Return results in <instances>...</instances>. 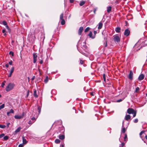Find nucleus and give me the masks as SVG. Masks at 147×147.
<instances>
[{
    "label": "nucleus",
    "instance_id": "obj_1",
    "mask_svg": "<svg viewBox=\"0 0 147 147\" xmlns=\"http://www.w3.org/2000/svg\"><path fill=\"white\" fill-rule=\"evenodd\" d=\"M15 86V84L13 83H10L8 84L5 88V90L7 92H9L12 90Z\"/></svg>",
    "mask_w": 147,
    "mask_h": 147
},
{
    "label": "nucleus",
    "instance_id": "obj_2",
    "mask_svg": "<svg viewBox=\"0 0 147 147\" xmlns=\"http://www.w3.org/2000/svg\"><path fill=\"white\" fill-rule=\"evenodd\" d=\"M25 115V113L23 112L22 113L21 115H16L14 116V117L16 119H20L23 118Z\"/></svg>",
    "mask_w": 147,
    "mask_h": 147
},
{
    "label": "nucleus",
    "instance_id": "obj_3",
    "mask_svg": "<svg viewBox=\"0 0 147 147\" xmlns=\"http://www.w3.org/2000/svg\"><path fill=\"white\" fill-rule=\"evenodd\" d=\"M113 37V40L115 42H120V38L118 36L116 35H114Z\"/></svg>",
    "mask_w": 147,
    "mask_h": 147
},
{
    "label": "nucleus",
    "instance_id": "obj_4",
    "mask_svg": "<svg viewBox=\"0 0 147 147\" xmlns=\"http://www.w3.org/2000/svg\"><path fill=\"white\" fill-rule=\"evenodd\" d=\"M37 55L36 53H34L33 54V63H36L37 60Z\"/></svg>",
    "mask_w": 147,
    "mask_h": 147
},
{
    "label": "nucleus",
    "instance_id": "obj_5",
    "mask_svg": "<svg viewBox=\"0 0 147 147\" xmlns=\"http://www.w3.org/2000/svg\"><path fill=\"white\" fill-rule=\"evenodd\" d=\"M133 73L132 71H130L129 74L128 75V78L129 79L131 80L133 79Z\"/></svg>",
    "mask_w": 147,
    "mask_h": 147
},
{
    "label": "nucleus",
    "instance_id": "obj_6",
    "mask_svg": "<svg viewBox=\"0 0 147 147\" xmlns=\"http://www.w3.org/2000/svg\"><path fill=\"white\" fill-rule=\"evenodd\" d=\"M130 33V31L128 29H127L125 30L124 32V35L125 36H128Z\"/></svg>",
    "mask_w": 147,
    "mask_h": 147
},
{
    "label": "nucleus",
    "instance_id": "obj_7",
    "mask_svg": "<svg viewBox=\"0 0 147 147\" xmlns=\"http://www.w3.org/2000/svg\"><path fill=\"white\" fill-rule=\"evenodd\" d=\"M135 111L133 109L131 108H129L127 111V112L129 114H132L134 113Z\"/></svg>",
    "mask_w": 147,
    "mask_h": 147
},
{
    "label": "nucleus",
    "instance_id": "obj_8",
    "mask_svg": "<svg viewBox=\"0 0 147 147\" xmlns=\"http://www.w3.org/2000/svg\"><path fill=\"white\" fill-rule=\"evenodd\" d=\"M14 68L13 67H12V68L11 69V70L10 71V73L8 76V77H11L12 74L13 73V72L14 71Z\"/></svg>",
    "mask_w": 147,
    "mask_h": 147
},
{
    "label": "nucleus",
    "instance_id": "obj_9",
    "mask_svg": "<svg viewBox=\"0 0 147 147\" xmlns=\"http://www.w3.org/2000/svg\"><path fill=\"white\" fill-rule=\"evenodd\" d=\"M84 28L83 27H80L78 30V34L79 35H81L82 33L83 30Z\"/></svg>",
    "mask_w": 147,
    "mask_h": 147
},
{
    "label": "nucleus",
    "instance_id": "obj_10",
    "mask_svg": "<svg viewBox=\"0 0 147 147\" xmlns=\"http://www.w3.org/2000/svg\"><path fill=\"white\" fill-rule=\"evenodd\" d=\"M21 129V128L20 127H18L16 129L15 131L13 132V134L14 135L16 134L17 133H18L20 131Z\"/></svg>",
    "mask_w": 147,
    "mask_h": 147
},
{
    "label": "nucleus",
    "instance_id": "obj_11",
    "mask_svg": "<svg viewBox=\"0 0 147 147\" xmlns=\"http://www.w3.org/2000/svg\"><path fill=\"white\" fill-rule=\"evenodd\" d=\"M144 78V76L142 74H141L139 76L138 79L139 80H143Z\"/></svg>",
    "mask_w": 147,
    "mask_h": 147
},
{
    "label": "nucleus",
    "instance_id": "obj_12",
    "mask_svg": "<svg viewBox=\"0 0 147 147\" xmlns=\"http://www.w3.org/2000/svg\"><path fill=\"white\" fill-rule=\"evenodd\" d=\"M131 119V116L129 115H125V119L127 121H128L129 120Z\"/></svg>",
    "mask_w": 147,
    "mask_h": 147
},
{
    "label": "nucleus",
    "instance_id": "obj_13",
    "mask_svg": "<svg viewBox=\"0 0 147 147\" xmlns=\"http://www.w3.org/2000/svg\"><path fill=\"white\" fill-rule=\"evenodd\" d=\"M14 113V111L12 109H11L9 112H8L7 113V114L8 116H10V113Z\"/></svg>",
    "mask_w": 147,
    "mask_h": 147
},
{
    "label": "nucleus",
    "instance_id": "obj_14",
    "mask_svg": "<svg viewBox=\"0 0 147 147\" xmlns=\"http://www.w3.org/2000/svg\"><path fill=\"white\" fill-rule=\"evenodd\" d=\"M121 28L119 27H117L115 29V31L117 33H119L121 31Z\"/></svg>",
    "mask_w": 147,
    "mask_h": 147
},
{
    "label": "nucleus",
    "instance_id": "obj_15",
    "mask_svg": "<svg viewBox=\"0 0 147 147\" xmlns=\"http://www.w3.org/2000/svg\"><path fill=\"white\" fill-rule=\"evenodd\" d=\"M102 25L103 24L102 22H100L98 24V29H101L102 27Z\"/></svg>",
    "mask_w": 147,
    "mask_h": 147
},
{
    "label": "nucleus",
    "instance_id": "obj_16",
    "mask_svg": "<svg viewBox=\"0 0 147 147\" xmlns=\"http://www.w3.org/2000/svg\"><path fill=\"white\" fill-rule=\"evenodd\" d=\"M92 33L91 31H90L89 32V34H88V36H89L90 38L93 39L94 38V36H92Z\"/></svg>",
    "mask_w": 147,
    "mask_h": 147
},
{
    "label": "nucleus",
    "instance_id": "obj_17",
    "mask_svg": "<svg viewBox=\"0 0 147 147\" xmlns=\"http://www.w3.org/2000/svg\"><path fill=\"white\" fill-rule=\"evenodd\" d=\"M112 7L111 6H109L107 7V12L110 13Z\"/></svg>",
    "mask_w": 147,
    "mask_h": 147
},
{
    "label": "nucleus",
    "instance_id": "obj_18",
    "mask_svg": "<svg viewBox=\"0 0 147 147\" xmlns=\"http://www.w3.org/2000/svg\"><path fill=\"white\" fill-rule=\"evenodd\" d=\"M65 136L64 135H59V138L61 140H63L64 139Z\"/></svg>",
    "mask_w": 147,
    "mask_h": 147
},
{
    "label": "nucleus",
    "instance_id": "obj_19",
    "mask_svg": "<svg viewBox=\"0 0 147 147\" xmlns=\"http://www.w3.org/2000/svg\"><path fill=\"white\" fill-rule=\"evenodd\" d=\"M85 3V1H80V6H82Z\"/></svg>",
    "mask_w": 147,
    "mask_h": 147
},
{
    "label": "nucleus",
    "instance_id": "obj_20",
    "mask_svg": "<svg viewBox=\"0 0 147 147\" xmlns=\"http://www.w3.org/2000/svg\"><path fill=\"white\" fill-rule=\"evenodd\" d=\"M22 140H23V144H26L27 141H26V139L24 138V137H23L22 138Z\"/></svg>",
    "mask_w": 147,
    "mask_h": 147
},
{
    "label": "nucleus",
    "instance_id": "obj_21",
    "mask_svg": "<svg viewBox=\"0 0 147 147\" xmlns=\"http://www.w3.org/2000/svg\"><path fill=\"white\" fill-rule=\"evenodd\" d=\"M34 96L36 98L38 96L37 94L36 91V90H35L34 91Z\"/></svg>",
    "mask_w": 147,
    "mask_h": 147
},
{
    "label": "nucleus",
    "instance_id": "obj_22",
    "mask_svg": "<svg viewBox=\"0 0 147 147\" xmlns=\"http://www.w3.org/2000/svg\"><path fill=\"white\" fill-rule=\"evenodd\" d=\"M55 142L56 144H58L60 142V140L59 139H57L55 140Z\"/></svg>",
    "mask_w": 147,
    "mask_h": 147
},
{
    "label": "nucleus",
    "instance_id": "obj_23",
    "mask_svg": "<svg viewBox=\"0 0 147 147\" xmlns=\"http://www.w3.org/2000/svg\"><path fill=\"white\" fill-rule=\"evenodd\" d=\"M49 80V78L48 76L44 80V82L45 83H47Z\"/></svg>",
    "mask_w": 147,
    "mask_h": 147
},
{
    "label": "nucleus",
    "instance_id": "obj_24",
    "mask_svg": "<svg viewBox=\"0 0 147 147\" xmlns=\"http://www.w3.org/2000/svg\"><path fill=\"white\" fill-rule=\"evenodd\" d=\"M61 25H63L65 24V21L64 19L61 20Z\"/></svg>",
    "mask_w": 147,
    "mask_h": 147
},
{
    "label": "nucleus",
    "instance_id": "obj_25",
    "mask_svg": "<svg viewBox=\"0 0 147 147\" xmlns=\"http://www.w3.org/2000/svg\"><path fill=\"white\" fill-rule=\"evenodd\" d=\"M63 13L61 14L60 16V20H63Z\"/></svg>",
    "mask_w": 147,
    "mask_h": 147
},
{
    "label": "nucleus",
    "instance_id": "obj_26",
    "mask_svg": "<svg viewBox=\"0 0 147 147\" xmlns=\"http://www.w3.org/2000/svg\"><path fill=\"white\" fill-rule=\"evenodd\" d=\"M90 29V28L89 27H88L85 30L84 32H88Z\"/></svg>",
    "mask_w": 147,
    "mask_h": 147
},
{
    "label": "nucleus",
    "instance_id": "obj_27",
    "mask_svg": "<svg viewBox=\"0 0 147 147\" xmlns=\"http://www.w3.org/2000/svg\"><path fill=\"white\" fill-rule=\"evenodd\" d=\"M6 82L5 81H4L2 83L1 86L2 87H4V86L5 85V83Z\"/></svg>",
    "mask_w": 147,
    "mask_h": 147
},
{
    "label": "nucleus",
    "instance_id": "obj_28",
    "mask_svg": "<svg viewBox=\"0 0 147 147\" xmlns=\"http://www.w3.org/2000/svg\"><path fill=\"white\" fill-rule=\"evenodd\" d=\"M9 138V137L7 136H5L3 137V139L5 140H7Z\"/></svg>",
    "mask_w": 147,
    "mask_h": 147
},
{
    "label": "nucleus",
    "instance_id": "obj_29",
    "mask_svg": "<svg viewBox=\"0 0 147 147\" xmlns=\"http://www.w3.org/2000/svg\"><path fill=\"white\" fill-rule=\"evenodd\" d=\"M125 131H126V130H125V127L123 128L122 129V130H121L122 132L123 133H125Z\"/></svg>",
    "mask_w": 147,
    "mask_h": 147
},
{
    "label": "nucleus",
    "instance_id": "obj_30",
    "mask_svg": "<svg viewBox=\"0 0 147 147\" xmlns=\"http://www.w3.org/2000/svg\"><path fill=\"white\" fill-rule=\"evenodd\" d=\"M124 141H127V136L126 134H125V136L124 137Z\"/></svg>",
    "mask_w": 147,
    "mask_h": 147
},
{
    "label": "nucleus",
    "instance_id": "obj_31",
    "mask_svg": "<svg viewBox=\"0 0 147 147\" xmlns=\"http://www.w3.org/2000/svg\"><path fill=\"white\" fill-rule=\"evenodd\" d=\"M5 107V104H3L2 105L0 106V110L4 108Z\"/></svg>",
    "mask_w": 147,
    "mask_h": 147
},
{
    "label": "nucleus",
    "instance_id": "obj_32",
    "mask_svg": "<svg viewBox=\"0 0 147 147\" xmlns=\"http://www.w3.org/2000/svg\"><path fill=\"white\" fill-rule=\"evenodd\" d=\"M31 119L32 121L34 122H34L36 120V119L34 117H32Z\"/></svg>",
    "mask_w": 147,
    "mask_h": 147
},
{
    "label": "nucleus",
    "instance_id": "obj_33",
    "mask_svg": "<svg viewBox=\"0 0 147 147\" xmlns=\"http://www.w3.org/2000/svg\"><path fill=\"white\" fill-rule=\"evenodd\" d=\"M6 126L5 125H0V128L2 129H4L6 127Z\"/></svg>",
    "mask_w": 147,
    "mask_h": 147
},
{
    "label": "nucleus",
    "instance_id": "obj_34",
    "mask_svg": "<svg viewBox=\"0 0 147 147\" xmlns=\"http://www.w3.org/2000/svg\"><path fill=\"white\" fill-rule=\"evenodd\" d=\"M145 131L144 130H143L141 132L140 134V137L141 138V135H142L143 134H144L145 132Z\"/></svg>",
    "mask_w": 147,
    "mask_h": 147
},
{
    "label": "nucleus",
    "instance_id": "obj_35",
    "mask_svg": "<svg viewBox=\"0 0 147 147\" xmlns=\"http://www.w3.org/2000/svg\"><path fill=\"white\" fill-rule=\"evenodd\" d=\"M140 90V88L139 87H137L136 88V90L135 91V92H137Z\"/></svg>",
    "mask_w": 147,
    "mask_h": 147
},
{
    "label": "nucleus",
    "instance_id": "obj_36",
    "mask_svg": "<svg viewBox=\"0 0 147 147\" xmlns=\"http://www.w3.org/2000/svg\"><path fill=\"white\" fill-rule=\"evenodd\" d=\"M9 54L11 55L12 56H14V53L12 51H10L9 52Z\"/></svg>",
    "mask_w": 147,
    "mask_h": 147
},
{
    "label": "nucleus",
    "instance_id": "obj_37",
    "mask_svg": "<svg viewBox=\"0 0 147 147\" xmlns=\"http://www.w3.org/2000/svg\"><path fill=\"white\" fill-rule=\"evenodd\" d=\"M125 145V144L123 142L121 143V144H120L119 147H123Z\"/></svg>",
    "mask_w": 147,
    "mask_h": 147
},
{
    "label": "nucleus",
    "instance_id": "obj_38",
    "mask_svg": "<svg viewBox=\"0 0 147 147\" xmlns=\"http://www.w3.org/2000/svg\"><path fill=\"white\" fill-rule=\"evenodd\" d=\"M3 24L5 26H6L7 25V23L5 21H3Z\"/></svg>",
    "mask_w": 147,
    "mask_h": 147
},
{
    "label": "nucleus",
    "instance_id": "obj_39",
    "mask_svg": "<svg viewBox=\"0 0 147 147\" xmlns=\"http://www.w3.org/2000/svg\"><path fill=\"white\" fill-rule=\"evenodd\" d=\"M136 111L134 112V113H132V114H133V117H134L136 116Z\"/></svg>",
    "mask_w": 147,
    "mask_h": 147
},
{
    "label": "nucleus",
    "instance_id": "obj_40",
    "mask_svg": "<svg viewBox=\"0 0 147 147\" xmlns=\"http://www.w3.org/2000/svg\"><path fill=\"white\" fill-rule=\"evenodd\" d=\"M103 78L105 82L106 81V77L105 75V74H104L103 75Z\"/></svg>",
    "mask_w": 147,
    "mask_h": 147
},
{
    "label": "nucleus",
    "instance_id": "obj_41",
    "mask_svg": "<svg viewBox=\"0 0 147 147\" xmlns=\"http://www.w3.org/2000/svg\"><path fill=\"white\" fill-rule=\"evenodd\" d=\"M5 136V134L3 133L2 134L0 135V138H3Z\"/></svg>",
    "mask_w": 147,
    "mask_h": 147
},
{
    "label": "nucleus",
    "instance_id": "obj_42",
    "mask_svg": "<svg viewBox=\"0 0 147 147\" xmlns=\"http://www.w3.org/2000/svg\"><path fill=\"white\" fill-rule=\"evenodd\" d=\"M34 123V122L32 121L31 120H30L28 122V123L30 125H32Z\"/></svg>",
    "mask_w": 147,
    "mask_h": 147
},
{
    "label": "nucleus",
    "instance_id": "obj_43",
    "mask_svg": "<svg viewBox=\"0 0 147 147\" xmlns=\"http://www.w3.org/2000/svg\"><path fill=\"white\" fill-rule=\"evenodd\" d=\"M38 112L40 113V112L41 108L40 107H38Z\"/></svg>",
    "mask_w": 147,
    "mask_h": 147
},
{
    "label": "nucleus",
    "instance_id": "obj_44",
    "mask_svg": "<svg viewBox=\"0 0 147 147\" xmlns=\"http://www.w3.org/2000/svg\"><path fill=\"white\" fill-rule=\"evenodd\" d=\"M24 146V144H20L18 146V147H23Z\"/></svg>",
    "mask_w": 147,
    "mask_h": 147
},
{
    "label": "nucleus",
    "instance_id": "obj_45",
    "mask_svg": "<svg viewBox=\"0 0 147 147\" xmlns=\"http://www.w3.org/2000/svg\"><path fill=\"white\" fill-rule=\"evenodd\" d=\"M138 122V119H135L134 121V122L135 123H137Z\"/></svg>",
    "mask_w": 147,
    "mask_h": 147
},
{
    "label": "nucleus",
    "instance_id": "obj_46",
    "mask_svg": "<svg viewBox=\"0 0 147 147\" xmlns=\"http://www.w3.org/2000/svg\"><path fill=\"white\" fill-rule=\"evenodd\" d=\"M12 63L13 62L11 60L9 62V63L10 65H12Z\"/></svg>",
    "mask_w": 147,
    "mask_h": 147
},
{
    "label": "nucleus",
    "instance_id": "obj_47",
    "mask_svg": "<svg viewBox=\"0 0 147 147\" xmlns=\"http://www.w3.org/2000/svg\"><path fill=\"white\" fill-rule=\"evenodd\" d=\"M84 61L82 60H80V63L81 64H83V63Z\"/></svg>",
    "mask_w": 147,
    "mask_h": 147
},
{
    "label": "nucleus",
    "instance_id": "obj_48",
    "mask_svg": "<svg viewBox=\"0 0 147 147\" xmlns=\"http://www.w3.org/2000/svg\"><path fill=\"white\" fill-rule=\"evenodd\" d=\"M95 93L94 92H91L90 93V95L92 96H93L95 94Z\"/></svg>",
    "mask_w": 147,
    "mask_h": 147
},
{
    "label": "nucleus",
    "instance_id": "obj_49",
    "mask_svg": "<svg viewBox=\"0 0 147 147\" xmlns=\"http://www.w3.org/2000/svg\"><path fill=\"white\" fill-rule=\"evenodd\" d=\"M29 90H28L27 92V95H26L27 97H28V96L29 95Z\"/></svg>",
    "mask_w": 147,
    "mask_h": 147
},
{
    "label": "nucleus",
    "instance_id": "obj_50",
    "mask_svg": "<svg viewBox=\"0 0 147 147\" xmlns=\"http://www.w3.org/2000/svg\"><path fill=\"white\" fill-rule=\"evenodd\" d=\"M2 32L3 33H5L6 32V30L5 29H3L2 30Z\"/></svg>",
    "mask_w": 147,
    "mask_h": 147
},
{
    "label": "nucleus",
    "instance_id": "obj_51",
    "mask_svg": "<svg viewBox=\"0 0 147 147\" xmlns=\"http://www.w3.org/2000/svg\"><path fill=\"white\" fill-rule=\"evenodd\" d=\"M5 27L8 30H9V27L7 25L5 26Z\"/></svg>",
    "mask_w": 147,
    "mask_h": 147
},
{
    "label": "nucleus",
    "instance_id": "obj_52",
    "mask_svg": "<svg viewBox=\"0 0 147 147\" xmlns=\"http://www.w3.org/2000/svg\"><path fill=\"white\" fill-rule=\"evenodd\" d=\"M5 66L6 67L8 68L9 67V65L8 64H6L5 65Z\"/></svg>",
    "mask_w": 147,
    "mask_h": 147
},
{
    "label": "nucleus",
    "instance_id": "obj_53",
    "mask_svg": "<svg viewBox=\"0 0 147 147\" xmlns=\"http://www.w3.org/2000/svg\"><path fill=\"white\" fill-rule=\"evenodd\" d=\"M43 63V61H42V60H41L40 61V64H42Z\"/></svg>",
    "mask_w": 147,
    "mask_h": 147
},
{
    "label": "nucleus",
    "instance_id": "obj_54",
    "mask_svg": "<svg viewBox=\"0 0 147 147\" xmlns=\"http://www.w3.org/2000/svg\"><path fill=\"white\" fill-rule=\"evenodd\" d=\"M122 100L121 99H119L117 100V102H119L122 101Z\"/></svg>",
    "mask_w": 147,
    "mask_h": 147
},
{
    "label": "nucleus",
    "instance_id": "obj_55",
    "mask_svg": "<svg viewBox=\"0 0 147 147\" xmlns=\"http://www.w3.org/2000/svg\"><path fill=\"white\" fill-rule=\"evenodd\" d=\"M69 1L71 3H73L74 1V0H69Z\"/></svg>",
    "mask_w": 147,
    "mask_h": 147
},
{
    "label": "nucleus",
    "instance_id": "obj_56",
    "mask_svg": "<svg viewBox=\"0 0 147 147\" xmlns=\"http://www.w3.org/2000/svg\"><path fill=\"white\" fill-rule=\"evenodd\" d=\"M10 124V123H8L7 124V127H9V125Z\"/></svg>",
    "mask_w": 147,
    "mask_h": 147
},
{
    "label": "nucleus",
    "instance_id": "obj_57",
    "mask_svg": "<svg viewBox=\"0 0 147 147\" xmlns=\"http://www.w3.org/2000/svg\"><path fill=\"white\" fill-rule=\"evenodd\" d=\"M60 147H64V144H62L61 145Z\"/></svg>",
    "mask_w": 147,
    "mask_h": 147
},
{
    "label": "nucleus",
    "instance_id": "obj_58",
    "mask_svg": "<svg viewBox=\"0 0 147 147\" xmlns=\"http://www.w3.org/2000/svg\"><path fill=\"white\" fill-rule=\"evenodd\" d=\"M94 33L95 34V35L97 33V32L96 31L94 30Z\"/></svg>",
    "mask_w": 147,
    "mask_h": 147
},
{
    "label": "nucleus",
    "instance_id": "obj_59",
    "mask_svg": "<svg viewBox=\"0 0 147 147\" xmlns=\"http://www.w3.org/2000/svg\"><path fill=\"white\" fill-rule=\"evenodd\" d=\"M82 54H83L85 56H87L86 54L84 53H82Z\"/></svg>",
    "mask_w": 147,
    "mask_h": 147
},
{
    "label": "nucleus",
    "instance_id": "obj_60",
    "mask_svg": "<svg viewBox=\"0 0 147 147\" xmlns=\"http://www.w3.org/2000/svg\"><path fill=\"white\" fill-rule=\"evenodd\" d=\"M35 78V77L34 76L32 77V80H34V79Z\"/></svg>",
    "mask_w": 147,
    "mask_h": 147
},
{
    "label": "nucleus",
    "instance_id": "obj_61",
    "mask_svg": "<svg viewBox=\"0 0 147 147\" xmlns=\"http://www.w3.org/2000/svg\"><path fill=\"white\" fill-rule=\"evenodd\" d=\"M4 36H5L6 35V32L5 33H4Z\"/></svg>",
    "mask_w": 147,
    "mask_h": 147
},
{
    "label": "nucleus",
    "instance_id": "obj_62",
    "mask_svg": "<svg viewBox=\"0 0 147 147\" xmlns=\"http://www.w3.org/2000/svg\"><path fill=\"white\" fill-rule=\"evenodd\" d=\"M145 138H146V139L147 140V135H146L145 136Z\"/></svg>",
    "mask_w": 147,
    "mask_h": 147
},
{
    "label": "nucleus",
    "instance_id": "obj_63",
    "mask_svg": "<svg viewBox=\"0 0 147 147\" xmlns=\"http://www.w3.org/2000/svg\"><path fill=\"white\" fill-rule=\"evenodd\" d=\"M123 123H123V125H122V126H123Z\"/></svg>",
    "mask_w": 147,
    "mask_h": 147
},
{
    "label": "nucleus",
    "instance_id": "obj_64",
    "mask_svg": "<svg viewBox=\"0 0 147 147\" xmlns=\"http://www.w3.org/2000/svg\"><path fill=\"white\" fill-rule=\"evenodd\" d=\"M1 97V94H0V98Z\"/></svg>",
    "mask_w": 147,
    "mask_h": 147
}]
</instances>
